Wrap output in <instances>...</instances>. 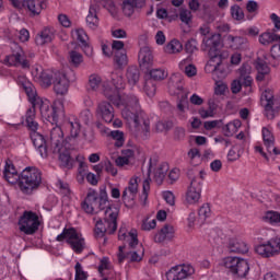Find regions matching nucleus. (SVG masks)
I'll use <instances>...</instances> for the list:
<instances>
[{"instance_id": "aec40b11", "label": "nucleus", "mask_w": 280, "mask_h": 280, "mask_svg": "<svg viewBox=\"0 0 280 280\" xmlns=\"http://www.w3.org/2000/svg\"><path fill=\"white\" fill-rule=\"evenodd\" d=\"M137 194H139V177H132L129 180L128 187H126L122 191V201L135 202Z\"/></svg>"}, {"instance_id": "7c9ffc66", "label": "nucleus", "mask_w": 280, "mask_h": 280, "mask_svg": "<svg viewBox=\"0 0 280 280\" xmlns=\"http://www.w3.org/2000/svg\"><path fill=\"white\" fill-rule=\"evenodd\" d=\"M231 253H241L244 255L248 253V244L240 238H232L229 242Z\"/></svg>"}, {"instance_id": "ddd939ff", "label": "nucleus", "mask_w": 280, "mask_h": 280, "mask_svg": "<svg viewBox=\"0 0 280 280\" xmlns=\"http://www.w3.org/2000/svg\"><path fill=\"white\" fill-rule=\"evenodd\" d=\"M194 272H196L194 266L183 264L176 265L168 269L165 273V277L167 280H185L189 279Z\"/></svg>"}, {"instance_id": "ea45409f", "label": "nucleus", "mask_w": 280, "mask_h": 280, "mask_svg": "<svg viewBox=\"0 0 280 280\" xmlns=\"http://www.w3.org/2000/svg\"><path fill=\"white\" fill-rule=\"evenodd\" d=\"M127 80L128 83L131 86H135V84H137V82H139V78L141 75V73L139 72V68H137V66H131L127 69Z\"/></svg>"}, {"instance_id": "052dcab7", "label": "nucleus", "mask_w": 280, "mask_h": 280, "mask_svg": "<svg viewBox=\"0 0 280 280\" xmlns=\"http://www.w3.org/2000/svg\"><path fill=\"white\" fill-rule=\"evenodd\" d=\"M80 119L81 121H83V124H85V126H89V124L91 122V119H93V114H91V110L85 109L81 112Z\"/></svg>"}, {"instance_id": "f3484780", "label": "nucleus", "mask_w": 280, "mask_h": 280, "mask_svg": "<svg viewBox=\"0 0 280 280\" xmlns=\"http://www.w3.org/2000/svg\"><path fill=\"white\" fill-rule=\"evenodd\" d=\"M72 36L75 38V40H78L85 56H88V58H92L93 46L89 44V35L86 34V31H84V28H75L72 31Z\"/></svg>"}, {"instance_id": "37998d69", "label": "nucleus", "mask_w": 280, "mask_h": 280, "mask_svg": "<svg viewBox=\"0 0 280 280\" xmlns=\"http://www.w3.org/2000/svg\"><path fill=\"white\" fill-rule=\"evenodd\" d=\"M212 213L211 205L203 203L198 210L199 220L205 222V220H209V218H211Z\"/></svg>"}, {"instance_id": "c03bdc74", "label": "nucleus", "mask_w": 280, "mask_h": 280, "mask_svg": "<svg viewBox=\"0 0 280 280\" xmlns=\"http://www.w3.org/2000/svg\"><path fill=\"white\" fill-rule=\"evenodd\" d=\"M149 75L151 77L152 81L158 82L161 80H165V78L167 77V71H165V69L162 68H156L150 70Z\"/></svg>"}, {"instance_id": "423d86ee", "label": "nucleus", "mask_w": 280, "mask_h": 280, "mask_svg": "<svg viewBox=\"0 0 280 280\" xmlns=\"http://www.w3.org/2000/svg\"><path fill=\"white\" fill-rule=\"evenodd\" d=\"M222 43V35L220 33H214L212 35H206L202 39V45L209 51L210 59L207 62L206 68L211 67V71H218V67L222 65L224 57L220 51V45Z\"/></svg>"}, {"instance_id": "0eeeda50", "label": "nucleus", "mask_w": 280, "mask_h": 280, "mask_svg": "<svg viewBox=\"0 0 280 280\" xmlns=\"http://www.w3.org/2000/svg\"><path fill=\"white\" fill-rule=\"evenodd\" d=\"M65 240L77 255L84 250V237L75 228H65L56 237L57 242H65Z\"/></svg>"}, {"instance_id": "8fccbe9b", "label": "nucleus", "mask_w": 280, "mask_h": 280, "mask_svg": "<svg viewBox=\"0 0 280 280\" xmlns=\"http://www.w3.org/2000/svg\"><path fill=\"white\" fill-rule=\"evenodd\" d=\"M230 12L234 21H244L245 19L244 10H242L238 4L232 5L230 9Z\"/></svg>"}, {"instance_id": "4d7b16f0", "label": "nucleus", "mask_w": 280, "mask_h": 280, "mask_svg": "<svg viewBox=\"0 0 280 280\" xmlns=\"http://www.w3.org/2000/svg\"><path fill=\"white\" fill-rule=\"evenodd\" d=\"M109 266H110V261H109L108 257H103L100 260L97 271L101 275V277H104V270H109Z\"/></svg>"}, {"instance_id": "0e129e2a", "label": "nucleus", "mask_w": 280, "mask_h": 280, "mask_svg": "<svg viewBox=\"0 0 280 280\" xmlns=\"http://www.w3.org/2000/svg\"><path fill=\"white\" fill-rule=\"evenodd\" d=\"M196 45H197L196 39H190V40L186 42V44H185L186 54H194V51H196V49H198L196 47Z\"/></svg>"}, {"instance_id": "393cba45", "label": "nucleus", "mask_w": 280, "mask_h": 280, "mask_svg": "<svg viewBox=\"0 0 280 280\" xmlns=\"http://www.w3.org/2000/svg\"><path fill=\"white\" fill-rule=\"evenodd\" d=\"M174 226L166 224L154 235V242L158 244L170 242V240H174Z\"/></svg>"}, {"instance_id": "a211bd4d", "label": "nucleus", "mask_w": 280, "mask_h": 280, "mask_svg": "<svg viewBox=\"0 0 280 280\" xmlns=\"http://www.w3.org/2000/svg\"><path fill=\"white\" fill-rule=\"evenodd\" d=\"M138 62L142 71H150L152 65H154V56H152V50L149 47H142L138 55Z\"/></svg>"}, {"instance_id": "cd10ccee", "label": "nucleus", "mask_w": 280, "mask_h": 280, "mask_svg": "<svg viewBox=\"0 0 280 280\" xmlns=\"http://www.w3.org/2000/svg\"><path fill=\"white\" fill-rule=\"evenodd\" d=\"M145 0H124L122 12L126 16H132L135 14V8H143Z\"/></svg>"}, {"instance_id": "de8ad7c7", "label": "nucleus", "mask_w": 280, "mask_h": 280, "mask_svg": "<svg viewBox=\"0 0 280 280\" xmlns=\"http://www.w3.org/2000/svg\"><path fill=\"white\" fill-rule=\"evenodd\" d=\"M240 80L244 89V95H250L253 93V77H243Z\"/></svg>"}, {"instance_id": "7ed1b4c3", "label": "nucleus", "mask_w": 280, "mask_h": 280, "mask_svg": "<svg viewBox=\"0 0 280 280\" xmlns=\"http://www.w3.org/2000/svg\"><path fill=\"white\" fill-rule=\"evenodd\" d=\"M81 209L88 214L93 215L97 211H104L105 220L96 221L94 235L95 237H104L106 233L113 235L117 231V218L119 215V208L112 206L108 199L100 197L97 192H89L83 202H81Z\"/></svg>"}, {"instance_id": "9b49d317", "label": "nucleus", "mask_w": 280, "mask_h": 280, "mask_svg": "<svg viewBox=\"0 0 280 280\" xmlns=\"http://www.w3.org/2000/svg\"><path fill=\"white\" fill-rule=\"evenodd\" d=\"M16 10H26L30 16H38L43 12V2L38 0H9Z\"/></svg>"}, {"instance_id": "5701e85b", "label": "nucleus", "mask_w": 280, "mask_h": 280, "mask_svg": "<svg viewBox=\"0 0 280 280\" xmlns=\"http://www.w3.org/2000/svg\"><path fill=\"white\" fill-rule=\"evenodd\" d=\"M226 40L231 49H235L238 51H244L248 49V38L244 36L228 35Z\"/></svg>"}, {"instance_id": "c9c22d12", "label": "nucleus", "mask_w": 280, "mask_h": 280, "mask_svg": "<svg viewBox=\"0 0 280 280\" xmlns=\"http://www.w3.org/2000/svg\"><path fill=\"white\" fill-rule=\"evenodd\" d=\"M242 128V120L235 119L223 127L225 137H233Z\"/></svg>"}, {"instance_id": "e433bc0d", "label": "nucleus", "mask_w": 280, "mask_h": 280, "mask_svg": "<svg viewBox=\"0 0 280 280\" xmlns=\"http://www.w3.org/2000/svg\"><path fill=\"white\" fill-rule=\"evenodd\" d=\"M164 51L165 54H180L183 51V44L174 38L164 46Z\"/></svg>"}, {"instance_id": "6e6d98bb", "label": "nucleus", "mask_w": 280, "mask_h": 280, "mask_svg": "<svg viewBox=\"0 0 280 280\" xmlns=\"http://www.w3.org/2000/svg\"><path fill=\"white\" fill-rule=\"evenodd\" d=\"M141 229L142 231H152V229H156V219L150 220V218H147L142 220Z\"/></svg>"}, {"instance_id": "39448f33", "label": "nucleus", "mask_w": 280, "mask_h": 280, "mask_svg": "<svg viewBox=\"0 0 280 280\" xmlns=\"http://www.w3.org/2000/svg\"><path fill=\"white\" fill-rule=\"evenodd\" d=\"M50 152L58 154L62 167L71 170L73 160L71 159V144L65 140V133L60 126H55L50 130Z\"/></svg>"}, {"instance_id": "412c9836", "label": "nucleus", "mask_w": 280, "mask_h": 280, "mask_svg": "<svg viewBox=\"0 0 280 280\" xmlns=\"http://www.w3.org/2000/svg\"><path fill=\"white\" fill-rule=\"evenodd\" d=\"M96 115L105 121V124H110L115 119V109L113 105L108 102H101L96 109Z\"/></svg>"}, {"instance_id": "c85d7f7f", "label": "nucleus", "mask_w": 280, "mask_h": 280, "mask_svg": "<svg viewBox=\"0 0 280 280\" xmlns=\"http://www.w3.org/2000/svg\"><path fill=\"white\" fill-rule=\"evenodd\" d=\"M255 253L258 254L259 257H262V259H270V257H276L269 241H265L256 245Z\"/></svg>"}, {"instance_id": "dca6fc26", "label": "nucleus", "mask_w": 280, "mask_h": 280, "mask_svg": "<svg viewBox=\"0 0 280 280\" xmlns=\"http://www.w3.org/2000/svg\"><path fill=\"white\" fill-rule=\"evenodd\" d=\"M202 196V182L200 179H192L190 186L186 191L187 205H196Z\"/></svg>"}, {"instance_id": "f704fd0d", "label": "nucleus", "mask_w": 280, "mask_h": 280, "mask_svg": "<svg viewBox=\"0 0 280 280\" xmlns=\"http://www.w3.org/2000/svg\"><path fill=\"white\" fill-rule=\"evenodd\" d=\"M262 140L267 148V152H271L272 148H275V136L272 135V131L268 129L267 127H262L261 129Z\"/></svg>"}, {"instance_id": "bb28decb", "label": "nucleus", "mask_w": 280, "mask_h": 280, "mask_svg": "<svg viewBox=\"0 0 280 280\" xmlns=\"http://www.w3.org/2000/svg\"><path fill=\"white\" fill-rule=\"evenodd\" d=\"M63 126L66 130L70 131V137H72V139H75V137L80 135V119H78L75 116H71L68 119H66Z\"/></svg>"}, {"instance_id": "9d476101", "label": "nucleus", "mask_w": 280, "mask_h": 280, "mask_svg": "<svg viewBox=\"0 0 280 280\" xmlns=\"http://www.w3.org/2000/svg\"><path fill=\"white\" fill-rule=\"evenodd\" d=\"M261 106L265 108V116L267 119H275L279 108L280 104L279 101L275 98V93L272 90L267 89L261 93L260 96Z\"/></svg>"}, {"instance_id": "69168bd1", "label": "nucleus", "mask_w": 280, "mask_h": 280, "mask_svg": "<svg viewBox=\"0 0 280 280\" xmlns=\"http://www.w3.org/2000/svg\"><path fill=\"white\" fill-rule=\"evenodd\" d=\"M243 86H242V81L241 79L238 80H234L231 84V91L232 93H234V95H237V93H240V91H242Z\"/></svg>"}, {"instance_id": "6ab92c4d", "label": "nucleus", "mask_w": 280, "mask_h": 280, "mask_svg": "<svg viewBox=\"0 0 280 280\" xmlns=\"http://www.w3.org/2000/svg\"><path fill=\"white\" fill-rule=\"evenodd\" d=\"M69 82L67 74L62 72L55 74V80L52 81L55 93H57V95H67L69 92Z\"/></svg>"}, {"instance_id": "b1692460", "label": "nucleus", "mask_w": 280, "mask_h": 280, "mask_svg": "<svg viewBox=\"0 0 280 280\" xmlns=\"http://www.w3.org/2000/svg\"><path fill=\"white\" fill-rule=\"evenodd\" d=\"M183 91V74L176 72L168 79V92L171 95H178Z\"/></svg>"}, {"instance_id": "58836bf2", "label": "nucleus", "mask_w": 280, "mask_h": 280, "mask_svg": "<svg viewBox=\"0 0 280 280\" xmlns=\"http://www.w3.org/2000/svg\"><path fill=\"white\" fill-rule=\"evenodd\" d=\"M256 69L258 71V74L256 75L257 82H262L266 75L270 73V67H268V65L264 61H257Z\"/></svg>"}, {"instance_id": "a19ab883", "label": "nucleus", "mask_w": 280, "mask_h": 280, "mask_svg": "<svg viewBox=\"0 0 280 280\" xmlns=\"http://www.w3.org/2000/svg\"><path fill=\"white\" fill-rule=\"evenodd\" d=\"M246 11L248 12L246 15L247 21H253V19H255L259 12V3H257L255 0L247 1Z\"/></svg>"}, {"instance_id": "4be33fe9", "label": "nucleus", "mask_w": 280, "mask_h": 280, "mask_svg": "<svg viewBox=\"0 0 280 280\" xmlns=\"http://www.w3.org/2000/svg\"><path fill=\"white\" fill-rule=\"evenodd\" d=\"M118 240L127 242L129 248H137V246H139V236L136 230L126 232V230L120 229L118 232Z\"/></svg>"}, {"instance_id": "864d4df0", "label": "nucleus", "mask_w": 280, "mask_h": 280, "mask_svg": "<svg viewBox=\"0 0 280 280\" xmlns=\"http://www.w3.org/2000/svg\"><path fill=\"white\" fill-rule=\"evenodd\" d=\"M269 245L271 246V250H273V255H280V236H275L268 240Z\"/></svg>"}, {"instance_id": "f8f14e48", "label": "nucleus", "mask_w": 280, "mask_h": 280, "mask_svg": "<svg viewBox=\"0 0 280 280\" xmlns=\"http://www.w3.org/2000/svg\"><path fill=\"white\" fill-rule=\"evenodd\" d=\"M31 140L42 159H47L49 152H51V138L49 141L45 139V136L38 133L36 130L31 131Z\"/></svg>"}, {"instance_id": "f257e3e1", "label": "nucleus", "mask_w": 280, "mask_h": 280, "mask_svg": "<svg viewBox=\"0 0 280 280\" xmlns=\"http://www.w3.org/2000/svg\"><path fill=\"white\" fill-rule=\"evenodd\" d=\"M89 86L92 91H101L103 95L121 108L122 119L129 124H133V135L143 141L150 139V118L139 104V98L133 94L126 95L124 91L126 83L124 78L113 74L112 82L102 80L98 74H91L89 78Z\"/></svg>"}, {"instance_id": "6e6552de", "label": "nucleus", "mask_w": 280, "mask_h": 280, "mask_svg": "<svg viewBox=\"0 0 280 280\" xmlns=\"http://www.w3.org/2000/svg\"><path fill=\"white\" fill-rule=\"evenodd\" d=\"M223 266L226 268L234 277L244 279L248 276L250 271V266L248 261L244 258L229 256L223 259Z\"/></svg>"}, {"instance_id": "79ce46f5", "label": "nucleus", "mask_w": 280, "mask_h": 280, "mask_svg": "<svg viewBox=\"0 0 280 280\" xmlns=\"http://www.w3.org/2000/svg\"><path fill=\"white\" fill-rule=\"evenodd\" d=\"M187 156L190 165H192L194 167L200 165V161H202L200 150L196 148L190 149L187 153Z\"/></svg>"}, {"instance_id": "13d9d810", "label": "nucleus", "mask_w": 280, "mask_h": 280, "mask_svg": "<svg viewBox=\"0 0 280 280\" xmlns=\"http://www.w3.org/2000/svg\"><path fill=\"white\" fill-rule=\"evenodd\" d=\"M40 80L46 86H51V82L54 80V74L51 72L44 70L40 74Z\"/></svg>"}, {"instance_id": "774afa93", "label": "nucleus", "mask_w": 280, "mask_h": 280, "mask_svg": "<svg viewBox=\"0 0 280 280\" xmlns=\"http://www.w3.org/2000/svg\"><path fill=\"white\" fill-rule=\"evenodd\" d=\"M228 89L229 88L226 86V84L217 82V85L214 88V93H215V95H224V93H226Z\"/></svg>"}, {"instance_id": "f03ea898", "label": "nucleus", "mask_w": 280, "mask_h": 280, "mask_svg": "<svg viewBox=\"0 0 280 280\" xmlns=\"http://www.w3.org/2000/svg\"><path fill=\"white\" fill-rule=\"evenodd\" d=\"M23 90L27 95L32 107L26 110L25 124L28 130H38V122L36 121V110H39L43 119L51 124V126H58V119L65 117V104L60 100H56L50 106L49 100H43L36 93V89L30 82L23 83Z\"/></svg>"}, {"instance_id": "473e14b6", "label": "nucleus", "mask_w": 280, "mask_h": 280, "mask_svg": "<svg viewBox=\"0 0 280 280\" xmlns=\"http://www.w3.org/2000/svg\"><path fill=\"white\" fill-rule=\"evenodd\" d=\"M191 62V58L188 57L179 62V69L186 73L188 78H194L198 73L196 66L189 63Z\"/></svg>"}, {"instance_id": "4c0bfd02", "label": "nucleus", "mask_w": 280, "mask_h": 280, "mask_svg": "<svg viewBox=\"0 0 280 280\" xmlns=\"http://www.w3.org/2000/svg\"><path fill=\"white\" fill-rule=\"evenodd\" d=\"M86 24L90 27V30H97V25H100V19L97 18V11L93 7H91L89 10V14L86 16Z\"/></svg>"}, {"instance_id": "5fc2aeb1", "label": "nucleus", "mask_w": 280, "mask_h": 280, "mask_svg": "<svg viewBox=\"0 0 280 280\" xmlns=\"http://www.w3.org/2000/svg\"><path fill=\"white\" fill-rule=\"evenodd\" d=\"M56 187L59 188V191L63 196H71V188H69V184L58 179L56 183Z\"/></svg>"}, {"instance_id": "603ef678", "label": "nucleus", "mask_w": 280, "mask_h": 280, "mask_svg": "<svg viewBox=\"0 0 280 280\" xmlns=\"http://www.w3.org/2000/svg\"><path fill=\"white\" fill-rule=\"evenodd\" d=\"M194 19V15L191 14V11L188 9H180L179 10V21L182 23H185L186 25H189V22Z\"/></svg>"}, {"instance_id": "4468645a", "label": "nucleus", "mask_w": 280, "mask_h": 280, "mask_svg": "<svg viewBox=\"0 0 280 280\" xmlns=\"http://www.w3.org/2000/svg\"><path fill=\"white\" fill-rule=\"evenodd\" d=\"M125 44L121 40H113L112 50L114 51V62L117 65L118 69L126 67L128 65V55L126 49H124Z\"/></svg>"}, {"instance_id": "2f4dec72", "label": "nucleus", "mask_w": 280, "mask_h": 280, "mask_svg": "<svg viewBox=\"0 0 280 280\" xmlns=\"http://www.w3.org/2000/svg\"><path fill=\"white\" fill-rule=\"evenodd\" d=\"M168 170L170 166L166 163H162L153 171L154 180L158 185H163V180H165Z\"/></svg>"}, {"instance_id": "a878e982", "label": "nucleus", "mask_w": 280, "mask_h": 280, "mask_svg": "<svg viewBox=\"0 0 280 280\" xmlns=\"http://www.w3.org/2000/svg\"><path fill=\"white\" fill-rule=\"evenodd\" d=\"M55 32L51 27H45L35 37L36 45L43 47V45H47L54 40Z\"/></svg>"}, {"instance_id": "e2e57ef3", "label": "nucleus", "mask_w": 280, "mask_h": 280, "mask_svg": "<svg viewBox=\"0 0 280 280\" xmlns=\"http://www.w3.org/2000/svg\"><path fill=\"white\" fill-rule=\"evenodd\" d=\"M163 199L165 200V202H167V205H170L171 207H174V205L176 203L175 199H174V192L166 190L163 192Z\"/></svg>"}, {"instance_id": "338daca9", "label": "nucleus", "mask_w": 280, "mask_h": 280, "mask_svg": "<svg viewBox=\"0 0 280 280\" xmlns=\"http://www.w3.org/2000/svg\"><path fill=\"white\" fill-rule=\"evenodd\" d=\"M270 21L275 25L273 32H280V18H279V15H277V13H271L270 14Z\"/></svg>"}, {"instance_id": "2eb2a0df", "label": "nucleus", "mask_w": 280, "mask_h": 280, "mask_svg": "<svg viewBox=\"0 0 280 280\" xmlns=\"http://www.w3.org/2000/svg\"><path fill=\"white\" fill-rule=\"evenodd\" d=\"M4 62L9 67L21 66L23 69H27L30 67V62L25 59L23 49L20 46H16L15 50L4 58Z\"/></svg>"}, {"instance_id": "bf43d9fd", "label": "nucleus", "mask_w": 280, "mask_h": 280, "mask_svg": "<svg viewBox=\"0 0 280 280\" xmlns=\"http://www.w3.org/2000/svg\"><path fill=\"white\" fill-rule=\"evenodd\" d=\"M250 65L243 63L242 67L238 69L240 78H249L250 77Z\"/></svg>"}, {"instance_id": "c756f323", "label": "nucleus", "mask_w": 280, "mask_h": 280, "mask_svg": "<svg viewBox=\"0 0 280 280\" xmlns=\"http://www.w3.org/2000/svg\"><path fill=\"white\" fill-rule=\"evenodd\" d=\"M261 220L266 224H270V226H280V212L268 210L262 214Z\"/></svg>"}, {"instance_id": "09e8293b", "label": "nucleus", "mask_w": 280, "mask_h": 280, "mask_svg": "<svg viewBox=\"0 0 280 280\" xmlns=\"http://www.w3.org/2000/svg\"><path fill=\"white\" fill-rule=\"evenodd\" d=\"M143 90L148 97H154L156 95V83L152 79H149L144 82Z\"/></svg>"}, {"instance_id": "680f3d73", "label": "nucleus", "mask_w": 280, "mask_h": 280, "mask_svg": "<svg viewBox=\"0 0 280 280\" xmlns=\"http://www.w3.org/2000/svg\"><path fill=\"white\" fill-rule=\"evenodd\" d=\"M170 128H172V121L160 120L156 124V131L158 132H163V130H170Z\"/></svg>"}, {"instance_id": "72a5a7b5", "label": "nucleus", "mask_w": 280, "mask_h": 280, "mask_svg": "<svg viewBox=\"0 0 280 280\" xmlns=\"http://www.w3.org/2000/svg\"><path fill=\"white\" fill-rule=\"evenodd\" d=\"M258 40L260 45L267 47L268 45H272V43H280V35L270 32H265L259 35Z\"/></svg>"}, {"instance_id": "49530a36", "label": "nucleus", "mask_w": 280, "mask_h": 280, "mask_svg": "<svg viewBox=\"0 0 280 280\" xmlns=\"http://www.w3.org/2000/svg\"><path fill=\"white\" fill-rule=\"evenodd\" d=\"M69 62L70 65H72V67H80V65L84 62V57L82 56V54L75 50H71L69 54Z\"/></svg>"}, {"instance_id": "1a4fd4ad", "label": "nucleus", "mask_w": 280, "mask_h": 280, "mask_svg": "<svg viewBox=\"0 0 280 280\" xmlns=\"http://www.w3.org/2000/svg\"><path fill=\"white\" fill-rule=\"evenodd\" d=\"M20 231L25 235H34L40 226L38 214L34 211H25L19 220Z\"/></svg>"}, {"instance_id": "3c124183", "label": "nucleus", "mask_w": 280, "mask_h": 280, "mask_svg": "<svg viewBox=\"0 0 280 280\" xmlns=\"http://www.w3.org/2000/svg\"><path fill=\"white\" fill-rule=\"evenodd\" d=\"M75 275L74 280H86L89 279V276L86 275V271H84V268L82 267V264L77 262L74 266Z\"/></svg>"}, {"instance_id": "20e7f679", "label": "nucleus", "mask_w": 280, "mask_h": 280, "mask_svg": "<svg viewBox=\"0 0 280 280\" xmlns=\"http://www.w3.org/2000/svg\"><path fill=\"white\" fill-rule=\"evenodd\" d=\"M3 178L10 185H18L22 194L32 196L43 184V173L36 167H26L21 175L11 160L5 161Z\"/></svg>"}, {"instance_id": "a18cd8bd", "label": "nucleus", "mask_w": 280, "mask_h": 280, "mask_svg": "<svg viewBox=\"0 0 280 280\" xmlns=\"http://www.w3.org/2000/svg\"><path fill=\"white\" fill-rule=\"evenodd\" d=\"M109 137H112V139L115 141L116 148H122L124 143H126V138L124 137L122 131L113 130Z\"/></svg>"}]
</instances>
